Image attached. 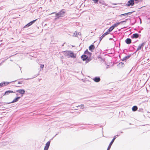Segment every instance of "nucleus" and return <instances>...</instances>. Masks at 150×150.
<instances>
[{
	"label": "nucleus",
	"instance_id": "35",
	"mask_svg": "<svg viewBox=\"0 0 150 150\" xmlns=\"http://www.w3.org/2000/svg\"><path fill=\"white\" fill-rule=\"evenodd\" d=\"M29 79V78H28V79H26V80H29V79Z\"/></svg>",
	"mask_w": 150,
	"mask_h": 150
},
{
	"label": "nucleus",
	"instance_id": "42",
	"mask_svg": "<svg viewBox=\"0 0 150 150\" xmlns=\"http://www.w3.org/2000/svg\"><path fill=\"white\" fill-rule=\"evenodd\" d=\"M16 95L18 96V94H16Z\"/></svg>",
	"mask_w": 150,
	"mask_h": 150
},
{
	"label": "nucleus",
	"instance_id": "1",
	"mask_svg": "<svg viewBox=\"0 0 150 150\" xmlns=\"http://www.w3.org/2000/svg\"><path fill=\"white\" fill-rule=\"evenodd\" d=\"M65 13V9H62L59 12L56 13L55 20L59 18L60 17H63L64 16Z\"/></svg>",
	"mask_w": 150,
	"mask_h": 150
},
{
	"label": "nucleus",
	"instance_id": "23",
	"mask_svg": "<svg viewBox=\"0 0 150 150\" xmlns=\"http://www.w3.org/2000/svg\"><path fill=\"white\" fill-rule=\"evenodd\" d=\"M85 53L86 54H89L91 55V53L89 52L88 50H86L85 52Z\"/></svg>",
	"mask_w": 150,
	"mask_h": 150
},
{
	"label": "nucleus",
	"instance_id": "31",
	"mask_svg": "<svg viewBox=\"0 0 150 150\" xmlns=\"http://www.w3.org/2000/svg\"><path fill=\"white\" fill-rule=\"evenodd\" d=\"M23 82V81H18V84H21Z\"/></svg>",
	"mask_w": 150,
	"mask_h": 150
},
{
	"label": "nucleus",
	"instance_id": "27",
	"mask_svg": "<svg viewBox=\"0 0 150 150\" xmlns=\"http://www.w3.org/2000/svg\"><path fill=\"white\" fill-rule=\"evenodd\" d=\"M134 12V11L130 12L128 13H126V14L127 15V16L129 15H131L132 14V13Z\"/></svg>",
	"mask_w": 150,
	"mask_h": 150
},
{
	"label": "nucleus",
	"instance_id": "40",
	"mask_svg": "<svg viewBox=\"0 0 150 150\" xmlns=\"http://www.w3.org/2000/svg\"><path fill=\"white\" fill-rule=\"evenodd\" d=\"M57 134H57L55 135V136H56V135H57Z\"/></svg>",
	"mask_w": 150,
	"mask_h": 150
},
{
	"label": "nucleus",
	"instance_id": "2",
	"mask_svg": "<svg viewBox=\"0 0 150 150\" xmlns=\"http://www.w3.org/2000/svg\"><path fill=\"white\" fill-rule=\"evenodd\" d=\"M64 54L65 56L67 57L68 58L71 57L73 58H75L76 57V55H75L73 52L70 51L65 52Z\"/></svg>",
	"mask_w": 150,
	"mask_h": 150
},
{
	"label": "nucleus",
	"instance_id": "11",
	"mask_svg": "<svg viewBox=\"0 0 150 150\" xmlns=\"http://www.w3.org/2000/svg\"><path fill=\"white\" fill-rule=\"evenodd\" d=\"M14 93L13 91L11 90L7 91H5V93L3 95V96H4V95H8L10 93Z\"/></svg>",
	"mask_w": 150,
	"mask_h": 150
},
{
	"label": "nucleus",
	"instance_id": "41",
	"mask_svg": "<svg viewBox=\"0 0 150 150\" xmlns=\"http://www.w3.org/2000/svg\"><path fill=\"white\" fill-rule=\"evenodd\" d=\"M55 13V12H54V13Z\"/></svg>",
	"mask_w": 150,
	"mask_h": 150
},
{
	"label": "nucleus",
	"instance_id": "3",
	"mask_svg": "<svg viewBox=\"0 0 150 150\" xmlns=\"http://www.w3.org/2000/svg\"><path fill=\"white\" fill-rule=\"evenodd\" d=\"M120 134H117V135L115 136L113 139H112V140L111 141V142L110 143L109 146L107 148V150H110L111 147L113 143V142H114V140L115 139L117 138V137L119 136L120 135Z\"/></svg>",
	"mask_w": 150,
	"mask_h": 150
},
{
	"label": "nucleus",
	"instance_id": "7",
	"mask_svg": "<svg viewBox=\"0 0 150 150\" xmlns=\"http://www.w3.org/2000/svg\"><path fill=\"white\" fill-rule=\"evenodd\" d=\"M21 98V97H17L16 98H15L11 102H9V103H4V104L3 105H4L5 104H10L11 103H14L16 102L20 98Z\"/></svg>",
	"mask_w": 150,
	"mask_h": 150
},
{
	"label": "nucleus",
	"instance_id": "43",
	"mask_svg": "<svg viewBox=\"0 0 150 150\" xmlns=\"http://www.w3.org/2000/svg\"><path fill=\"white\" fill-rule=\"evenodd\" d=\"M114 4L116 5V4Z\"/></svg>",
	"mask_w": 150,
	"mask_h": 150
},
{
	"label": "nucleus",
	"instance_id": "25",
	"mask_svg": "<svg viewBox=\"0 0 150 150\" xmlns=\"http://www.w3.org/2000/svg\"><path fill=\"white\" fill-rule=\"evenodd\" d=\"M37 20V19L34 20L31 22H30L31 25H32Z\"/></svg>",
	"mask_w": 150,
	"mask_h": 150
},
{
	"label": "nucleus",
	"instance_id": "28",
	"mask_svg": "<svg viewBox=\"0 0 150 150\" xmlns=\"http://www.w3.org/2000/svg\"><path fill=\"white\" fill-rule=\"evenodd\" d=\"M142 0H133L134 1L136 2L137 3H138L140 1H141Z\"/></svg>",
	"mask_w": 150,
	"mask_h": 150
},
{
	"label": "nucleus",
	"instance_id": "33",
	"mask_svg": "<svg viewBox=\"0 0 150 150\" xmlns=\"http://www.w3.org/2000/svg\"><path fill=\"white\" fill-rule=\"evenodd\" d=\"M109 67V65H107V67H106V68L107 69H108V68Z\"/></svg>",
	"mask_w": 150,
	"mask_h": 150
},
{
	"label": "nucleus",
	"instance_id": "4",
	"mask_svg": "<svg viewBox=\"0 0 150 150\" xmlns=\"http://www.w3.org/2000/svg\"><path fill=\"white\" fill-rule=\"evenodd\" d=\"M81 58L83 60L86 61L87 62H89L91 60L88 58V57L85 54L81 56Z\"/></svg>",
	"mask_w": 150,
	"mask_h": 150
},
{
	"label": "nucleus",
	"instance_id": "19",
	"mask_svg": "<svg viewBox=\"0 0 150 150\" xmlns=\"http://www.w3.org/2000/svg\"><path fill=\"white\" fill-rule=\"evenodd\" d=\"M120 23V22H116L112 25V26L115 28L116 27H117Z\"/></svg>",
	"mask_w": 150,
	"mask_h": 150
},
{
	"label": "nucleus",
	"instance_id": "10",
	"mask_svg": "<svg viewBox=\"0 0 150 150\" xmlns=\"http://www.w3.org/2000/svg\"><path fill=\"white\" fill-rule=\"evenodd\" d=\"M93 80L96 82H98L100 81V79L99 77H95L93 79Z\"/></svg>",
	"mask_w": 150,
	"mask_h": 150
},
{
	"label": "nucleus",
	"instance_id": "8",
	"mask_svg": "<svg viewBox=\"0 0 150 150\" xmlns=\"http://www.w3.org/2000/svg\"><path fill=\"white\" fill-rule=\"evenodd\" d=\"M146 43V42H143L141 44H139L138 47V48L136 50V52L141 50V49L143 48L145 45Z\"/></svg>",
	"mask_w": 150,
	"mask_h": 150
},
{
	"label": "nucleus",
	"instance_id": "20",
	"mask_svg": "<svg viewBox=\"0 0 150 150\" xmlns=\"http://www.w3.org/2000/svg\"><path fill=\"white\" fill-rule=\"evenodd\" d=\"M124 65L125 64L124 63L122 62H120L118 65L120 67H123L124 66Z\"/></svg>",
	"mask_w": 150,
	"mask_h": 150
},
{
	"label": "nucleus",
	"instance_id": "34",
	"mask_svg": "<svg viewBox=\"0 0 150 150\" xmlns=\"http://www.w3.org/2000/svg\"><path fill=\"white\" fill-rule=\"evenodd\" d=\"M77 32H76V35H75V33H74V35H75V36H76V35L77 34Z\"/></svg>",
	"mask_w": 150,
	"mask_h": 150
},
{
	"label": "nucleus",
	"instance_id": "30",
	"mask_svg": "<svg viewBox=\"0 0 150 150\" xmlns=\"http://www.w3.org/2000/svg\"><path fill=\"white\" fill-rule=\"evenodd\" d=\"M40 68H41L42 69L44 67V65L43 64H40Z\"/></svg>",
	"mask_w": 150,
	"mask_h": 150
},
{
	"label": "nucleus",
	"instance_id": "6",
	"mask_svg": "<svg viewBox=\"0 0 150 150\" xmlns=\"http://www.w3.org/2000/svg\"><path fill=\"white\" fill-rule=\"evenodd\" d=\"M134 4V2L133 0H130L129 1L127 4L125 5L127 6H133Z\"/></svg>",
	"mask_w": 150,
	"mask_h": 150
},
{
	"label": "nucleus",
	"instance_id": "14",
	"mask_svg": "<svg viewBox=\"0 0 150 150\" xmlns=\"http://www.w3.org/2000/svg\"><path fill=\"white\" fill-rule=\"evenodd\" d=\"M139 36V35L138 33L134 34L132 36V38H138Z\"/></svg>",
	"mask_w": 150,
	"mask_h": 150
},
{
	"label": "nucleus",
	"instance_id": "22",
	"mask_svg": "<svg viewBox=\"0 0 150 150\" xmlns=\"http://www.w3.org/2000/svg\"><path fill=\"white\" fill-rule=\"evenodd\" d=\"M50 141H48L46 143V145H45V146L49 148V147L50 145Z\"/></svg>",
	"mask_w": 150,
	"mask_h": 150
},
{
	"label": "nucleus",
	"instance_id": "38",
	"mask_svg": "<svg viewBox=\"0 0 150 150\" xmlns=\"http://www.w3.org/2000/svg\"><path fill=\"white\" fill-rule=\"evenodd\" d=\"M37 76H38L37 75H36L35 77H36Z\"/></svg>",
	"mask_w": 150,
	"mask_h": 150
},
{
	"label": "nucleus",
	"instance_id": "37",
	"mask_svg": "<svg viewBox=\"0 0 150 150\" xmlns=\"http://www.w3.org/2000/svg\"><path fill=\"white\" fill-rule=\"evenodd\" d=\"M140 23H142V21H141V20H140Z\"/></svg>",
	"mask_w": 150,
	"mask_h": 150
},
{
	"label": "nucleus",
	"instance_id": "15",
	"mask_svg": "<svg viewBox=\"0 0 150 150\" xmlns=\"http://www.w3.org/2000/svg\"><path fill=\"white\" fill-rule=\"evenodd\" d=\"M95 48L94 45H91L89 47V50L92 51Z\"/></svg>",
	"mask_w": 150,
	"mask_h": 150
},
{
	"label": "nucleus",
	"instance_id": "9",
	"mask_svg": "<svg viewBox=\"0 0 150 150\" xmlns=\"http://www.w3.org/2000/svg\"><path fill=\"white\" fill-rule=\"evenodd\" d=\"M16 92H18L19 93L21 94V97H22L23 94H24L25 92V91L23 89H20L16 90Z\"/></svg>",
	"mask_w": 150,
	"mask_h": 150
},
{
	"label": "nucleus",
	"instance_id": "5",
	"mask_svg": "<svg viewBox=\"0 0 150 150\" xmlns=\"http://www.w3.org/2000/svg\"><path fill=\"white\" fill-rule=\"evenodd\" d=\"M16 81V80L13 81H12L11 82H1V83H0V88H1L3 86H6L8 85V84H9L10 83H11V82H15Z\"/></svg>",
	"mask_w": 150,
	"mask_h": 150
},
{
	"label": "nucleus",
	"instance_id": "12",
	"mask_svg": "<svg viewBox=\"0 0 150 150\" xmlns=\"http://www.w3.org/2000/svg\"><path fill=\"white\" fill-rule=\"evenodd\" d=\"M132 40L130 38H127L125 41V43L127 44H129L131 43Z\"/></svg>",
	"mask_w": 150,
	"mask_h": 150
},
{
	"label": "nucleus",
	"instance_id": "24",
	"mask_svg": "<svg viewBox=\"0 0 150 150\" xmlns=\"http://www.w3.org/2000/svg\"><path fill=\"white\" fill-rule=\"evenodd\" d=\"M84 105L81 104L80 105H79L78 106H77V107H81V108L83 109L84 108Z\"/></svg>",
	"mask_w": 150,
	"mask_h": 150
},
{
	"label": "nucleus",
	"instance_id": "29",
	"mask_svg": "<svg viewBox=\"0 0 150 150\" xmlns=\"http://www.w3.org/2000/svg\"><path fill=\"white\" fill-rule=\"evenodd\" d=\"M48 148H49L48 147L45 146L44 148V150H48Z\"/></svg>",
	"mask_w": 150,
	"mask_h": 150
},
{
	"label": "nucleus",
	"instance_id": "32",
	"mask_svg": "<svg viewBox=\"0 0 150 150\" xmlns=\"http://www.w3.org/2000/svg\"><path fill=\"white\" fill-rule=\"evenodd\" d=\"M126 22V21H122L120 22V23H122L124 22Z\"/></svg>",
	"mask_w": 150,
	"mask_h": 150
},
{
	"label": "nucleus",
	"instance_id": "16",
	"mask_svg": "<svg viewBox=\"0 0 150 150\" xmlns=\"http://www.w3.org/2000/svg\"><path fill=\"white\" fill-rule=\"evenodd\" d=\"M114 27H113L112 25L110 27V28L108 30L107 32L109 33V32L111 31L114 29Z\"/></svg>",
	"mask_w": 150,
	"mask_h": 150
},
{
	"label": "nucleus",
	"instance_id": "36",
	"mask_svg": "<svg viewBox=\"0 0 150 150\" xmlns=\"http://www.w3.org/2000/svg\"><path fill=\"white\" fill-rule=\"evenodd\" d=\"M126 20H128V19H126Z\"/></svg>",
	"mask_w": 150,
	"mask_h": 150
},
{
	"label": "nucleus",
	"instance_id": "39",
	"mask_svg": "<svg viewBox=\"0 0 150 150\" xmlns=\"http://www.w3.org/2000/svg\"><path fill=\"white\" fill-rule=\"evenodd\" d=\"M123 132H121V133H122Z\"/></svg>",
	"mask_w": 150,
	"mask_h": 150
},
{
	"label": "nucleus",
	"instance_id": "13",
	"mask_svg": "<svg viewBox=\"0 0 150 150\" xmlns=\"http://www.w3.org/2000/svg\"><path fill=\"white\" fill-rule=\"evenodd\" d=\"M108 34V32H106L104 34H103L100 38V42L102 39L106 35Z\"/></svg>",
	"mask_w": 150,
	"mask_h": 150
},
{
	"label": "nucleus",
	"instance_id": "17",
	"mask_svg": "<svg viewBox=\"0 0 150 150\" xmlns=\"http://www.w3.org/2000/svg\"><path fill=\"white\" fill-rule=\"evenodd\" d=\"M130 55H128L124 57L122 59V61H125V60L129 59L130 57Z\"/></svg>",
	"mask_w": 150,
	"mask_h": 150
},
{
	"label": "nucleus",
	"instance_id": "21",
	"mask_svg": "<svg viewBox=\"0 0 150 150\" xmlns=\"http://www.w3.org/2000/svg\"><path fill=\"white\" fill-rule=\"evenodd\" d=\"M31 25L30 22L29 23H28L27 24L25 25L23 27V28H25L27 27H28L30 26Z\"/></svg>",
	"mask_w": 150,
	"mask_h": 150
},
{
	"label": "nucleus",
	"instance_id": "26",
	"mask_svg": "<svg viewBox=\"0 0 150 150\" xmlns=\"http://www.w3.org/2000/svg\"><path fill=\"white\" fill-rule=\"evenodd\" d=\"M122 16H128L126 14V13L121 14L120 15V16L121 17H122Z\"/></svg>",
	"mask_w": 150,
	"mask_h": 150
},
{
	"label": "nucleus",
	"instance_id": "18",
	"mask_svg": "<svg viewBox=\"0 0 150 150\" xmlns=\"http://www.w3.org/2000/svg\"><path fill=\"white\" fill-rule=\"evenodd\" d=\"M138 109V108L136 106H134L132 108V109L133 111H136Z\"/></svg>",
	"mask_w": 150,
	"mask_h": 150
}]
</instances>
